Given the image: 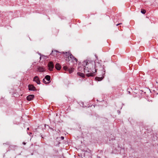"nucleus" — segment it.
Returning a JSON list of instances; mask_svg holds the SVG:
<instances>
[{"instance_id": "1", "label": "nucleus", "mask_w": 158, "mask_h": 158, "mask_svg": "<svg viewBox=\"0 0 158 158\" xmlns=\"http://www.w3.org/2000/svg\"><path fill=\"white\" fill-rule=\"evenodd\" d=\"M82 65L83 67V70L84 73H86L88 76H94L96 71L99 70L103 71L102 72L103 77H97V78L98 79L97 80L98 81H101L104 77L105 70L104 68V65L101 63L98 62H95L94 61H91L89 62L84 61L83 62Z\"/></svg>"}, {"instance_id": "2", "label": "nucleus", "mask_w": 158, "mask_h": 158, "mask_svg": "<svg viewBox=\"0 0 158 158\" xmlns=\"http://www.w3.org/2000/svg\"><path fill=\"white\" fill-rule=\"evenodd\" d=\"M66 54H67L66 56H68L67 58L69 60H70L71 59L73 61L74 60H75L76 62L77 61V59L75 58L69 52H65Z\"/></svg>"}, {"instance_id": "3", "label": "nucleus", "mask_w": 158, "mask_h": 158, "mask_svg": "<svg viewBox=\"0 0 158 158\" xmlns=\"http://www.w3.org/2000/svg\"><path fill=\"white\" fill-rule=\"evenodd\" d=\"M51 77L49 75H46L45 77V78L43 79V81L44 83L46 84H49L50 82Z\"/></svg>"}, {"instance_id": "4", "label": "nucleus", "mask_w": 158, "mask_h": 158, "mask_svg": "<svg viewBox=\"0 0 158 158\" xmlns=\"http://www.w3.org/2000/svg\"><path fill=\"white\" fill-rule=\"evenodd\" d=\"M48 67L49 70L51 71L53 70L54 66L52 62L50 61L49 63L48 64Z\"/></svg>"}, {"instance_id": "5", "label": "nucleus", "mask_w": 158, "mask_h": 158, "mask_svg": "<svg viewBox=\"0 0 158 158\" xmlns=\"http://www.w3.org/2000/svg\"><path fill=\"white\" fill-rule=\"evenodd\" d=\"M45 68L43 67L38 66L37 71L40 72H43L45 71Z\"/></svg>"}, {"instance_id": "6", "label": "nucleus", "mask_w": 158, "mask_h": 158, "mask_svg": "<svg viewBox=\"0 0 158 158\" xmlns=\"http://www.w3.org/2000/svg\"><path fill=\"white\" fill-rule=\"evenodd\" d=\"M33 81L35 82L38 84H40V83L39 78L37 76L34 77L33 78Z\"/></svg>"}, {"instance_id": "7", "label": "nucleus", "mask_w": 158, "mask_h": 158, "mask_svg": "<svg viewBox=\"0 0 158 158\" xmlns=\"http://www.w3.org/2000/svg\"><path fill=\"white\" fill-rule=\"evenodd\" d=\"M29 90L31 91H34L35 90V87L31 85H28Z\"/></svg>"}, {"instance_id": "8", "label": "nucleus", "mask_w": 158, "mask_h": 158, "mask_svg": "<svg viewBox=\"0 0 158 158\" xmlns=\"http://www.w3.org/2000/svg\"><path fill=\"white\" fill-rule=\"evenodd\" d=\"M34 97L33 95H30L27 97V99L28 101H31L33 99Z\"/></svg>"}, {"instance_id": "9", "label": "nucleus", "mask_w": 158, "mask_h": 158, "mask_svg": "<svg viewBox=\"0 0 158 158\" xmlns=\"http://www.w3.org/2000/svg\"><path fill=\"white\" fill-rule=\"evenodd\" d=\"M56 69L57 70H60L61 69V66L59 64H56L55 66Z\"/></svg>"}, {"instance_id": "10", "label": "nucleus", "mask_w": 158, "mask_h": 158, "mask_svg": "<svg viewBox=\"0 0 158 158\" xmlns=\"http://www.w3.org/2000/svg\"><path fill=\"white\" fill-rule=\"evenodd\" d=\"M77 74L78 76H81L82 77H83L85 76V75L83 73L78 72L77 73Z\"/></svg>"}, {"instance_id": "11", "label": "nucleus", "mask_w": 158, "mask_h": 158, "mask_svg": "<svg viewBox=\"0 0 158 158\" xmlns=\"http://www.w3.org/2000/svg\"><path fill=\"white\" fill-rule=\"evenodd\" d=\"M74 69L73 68H70L68 69L69 73H73V72L74 71Z\"/></svg>"}, {"instance_id": "12", "label": "nucleus", "mask_w": 158, "mask_h": 158, "mask_svg": "<svg viewBox=\"0 0 158 158\" xmlns=\"http://www.w3.org/2000/svg\"><path fill=\"white\" fill-rule=\"evenodd\" d=\"M146 12V11L144 10H141V13L143 14H145Z\"/></svg>"}, {"instance_id": "13", "label": "nucleus", "mask_w": 158, "mask_h": 158, "mask_svg": "<svg viewBox=\"0 0 158 158\" xmlns=\"http://www.w3.org/2000/svg\"><path fill=\"white\" fill-rule=\"evenodd\" d=\"M63 68L65 70H66L68 69L67 66H64Z\"/></svg>"}, {"instance_id": "14", "label": "nucleus", "mask_w": 158, "mask_h": 158, "mask_svg": "<svg viewBox=\"0 0 158 158\" xmlns=\"http://www.w3.org/2000/svg\"><path fill=\"white\" fill-rule=\"evenodd\" d=\"M55 52H58L57 51H52V54H53V53L54 54Z\"/></svg>"}, {"instance_id": "15", "label": "nucleus", "mask_w": 158, "mask_h": 158, "mask_svg": "<svg viewBox=\"0 0 158 158\" xmlns=\"http://www.w3.org/2000/svg\"><path fill=\"white\" fill-rule=\"evenodd\" d=\"M61 139L62 140H63L64 139V137L63 136H61Z\"/></svg>"}, {"instance_id": "16", "label": "nucleus", "mask_w": 158, "mask_h": 158, "mask_svg": "<svg viewBox=\"0 0 158 158\" xmlns=\"http://www.w3.org/2000/svg\"><path fill=\"white\" fill-rule=\"evenodd\" d=\"M81 68V67H79V68H78V69L79 70H80Z\"/></svg>"}, {"instance_id": "17", "label": "nucleus", "mask_w": 158, "mask_h": 158, "mask_svg": "<svg viewBox=\"0 0 158 158\" xmlns=\"http://www.w3.org/2000/svg\"><path fill=\"white\" fill-rule=\"evenodd\" d=\"M121 24H122L121 23H119V24H116V25L117 26L118 25H119Z\"/></svg>"}, {"instance_id": "18", "label": "nucleus", "mask_w": 158, "mask_h": 158, "mask_svg": "<svg viewBox=\"0 0 158 158\" xmlns=\"http://www.w3.org/2000/svg\"><path fill=\"white\" fill-rule=\"evenodd\" d=\"M42 56H43V55H42H42L41 56V55H40V58H41L42 57Z\"/></svg>"}, {"instance_id": "19", "label": "nucleus", "mask_w": 158, "mask_h": 158, "mask_svg": "<svg viewBox=\"0 0 158 158\" xmlns=\"http://www.w3.org/2000/svg\"><path fill=\"white\" fill-rule=\"evenodd\" d=\"M23 144L24 145L25 144H26V143L24 142H23Z\"/></svg>"}, {"instance_id": "20", "label": "nucleus", "mask_w": 158, "mask_h": 158, "mask_svg": "<svg viewBox=\"0 0 158 158\" xmlns=\"http://www.w3.org/2000/svg\"><path fill=\"white\" fill-rule=\"evenodd\" d=\"M118 113L119 114L120 113V111H118Z\"/></svg>"}, {"instance_id": "21", "label": "nucleus", "mask_w": 158, "mask_h": 158, "mask_svg": "<svg viewBox=\"0 0 158 158\" xmlns=\"http://www.w3.org/2000/svg\"><path fill=\"white\" fill-rule=\"evenodd\" d=\"M29 130V128H27V130Z\"/></svg>"}, {"instance_id": "22", "label": "nucleus", "mask_w": 158, "mask_h": 158, "mask_svg": "<svg viewBox=\"0 0 158 158\" xmlns=\"http://www.w3.org/2000/svg\"><path fill=\"white\" fill-rule=\"evenodd\" d=\"M62 53H64V52H63Z\"/></svg>"}]
</instances>
